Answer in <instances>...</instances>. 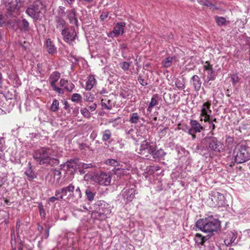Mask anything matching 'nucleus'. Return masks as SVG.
<instances>
[{
    "label": "nucleus",
    "mask_w": 250,
    "mask_h": 250,
    "mask_svg": "<svg viewBox=\"0 0 250 250\" xmlns=\"http://www.w3.org/2000/svg\"><path fill=\"white\" fill-rule=\"evenodd\" d=\"M174 57L166 58L162 61V64L163 66L164 67H169L170 66H171L172 62L174 61Z\"/></svg>",
    "instance_id": "31"
},
{
    "label": "nucleus",
    "mask_w": 250,
    "mask_h": 250,
    "mask_svg": "<svg viewBox=\"0 0 250 250\" xmlns=\"http://www.w3.org/2000/svg\"><path fill=\"white\" fill-rule=\"evenodd\" d=\"M45 47L49 54H53L56 53L57 48L50 39H47L45 44Z\"/></svg>",
    "instance_id": "21"
},
{
    "label": "nucleus",
    "mask_w": 250,
    "mask_h": 250,
    "mask_svg": "<svg viewBox=\"0 0 250 250\" xmlns=\"http://www.w3.org/2000/svg\"><path fill=\"white\" fill-rule=\"evenodd\" d=\"M120 48L123 51H124L127 49V45L125 43H122L120 45Z\"/></svg>",
    "instance_id": "61"
},
{
    "label": "nucleus",
    "mask_w": 250,
    "mask_h": 250,
    "mask_svg": "<svg viewBox=\"0 0 250 250\" xmlns=\"http://www.w3.org/2000/svg\"><path fill=\"white\" fill-rule=\"evenodd\" d=\"M59 101L55 99L53 101V103L50 107V109L52 111L55 112L59 109Z\"/></svg>",
    "instance_id": "41"
},
{
    "label": "nucleus",
    "mask_w": 250,
    "mask_h": 250,
    "mask_svg": "<svg viewBox=\"0 0 250 250\" xmlns=\"http://www.w3.org/2000/svg\"><path fill=\"white\" fill-rule=\"evenodd\" d=\"M82 99V96L80 94L74 93L71 97V100L74 102H78Z\"/></svg>",
    "instance_id": "42"
},
{
    "label": "nucleus",
    "mask_w": 250,
    "mask_h": 250,
    "mask_svg": "<svg viewBox=\"0 0 250 250\" xmlns=\"http://www.w3.org/2000/svg\"><path fill=\"white\" fill-rule=\"evenodd\" d=\"M206 122H208L209 123V127L210 129H211L210 133L211 135H213L214 133L213 132V131L215 129L216 126L214 125L213 123H212V121H211L210 120V117L209 118V121H207Z\"/></svg>",
    "instance_id": "49"
},
{
    "label": "nucleus",
    "mask_w": 250,
    "mask_h": 250,
    "mask_svg": "<svg viewBox=\"0 0 250 250\" xmlns=\"http://www.w3.org/2000/svg\"><path fill=\"white\" fill-rule=\"evenodd\" d=\"M153 158L161 159L163 158L165 155L166 153L162 149H159L156 150V149L150 154Z\"/></svg>",
    "instance_id": "30"
},
{
    "label": "nucleus",
    "mask_w": 250,
    "mask_h": 250,
    "mask_svg": "<svg viewBox=\"0 0 250 250\" xmlns=\"http://www.w3.org/2000/svg\"><path fill=\"white\" fill-rule=\"evenodd\" d=\"M101 105L104 109L110 110L112 109L114 104L107 97H105L103 98L101 100Z\"/></svg>",
    "instance_id": "22"
},
{
    "label": "nucleus",
    "mask_w": 250,
    "mask_h": 250,
    "mask_svg": "<svg viewBox=\"0 0 250 250\" xmlns=\"http://www.w3.org/2000/svg\"><path fill=\"white\" fill-rule=\"evenodd\" d=\"M85 195L87 200L89 201H92L95 197V193H93L90 188H87L85 191Z\"/></svg>",
    "instance_id": "38"
},
{
    "label": "nucleus",
    "mask_w": 250,
    "mask_h": 250,
    "mask_svg": "<svg viewBox=\"0 0 250 250\" xmlns=\"http://www.w3.org/2000/svg\"><path fill=\"white\" fill-rule=\"evenodd\" d=\"M61 200V199L60 198L59 196L57 197L55 196H53V197H50L49 199V201L51 203H54L57 200Z\"/></svg>",
    "instance_id": "58"
},
{
    "label": "nucleus",
    "mask_w": 250,
    "mask_h": 250,
    "mask_svg": "<svg viewBox=\"0 0 250 250\" xmlns=\"http://www.w3.org/2000/svg\"><path fill=\"white\" fill-rule=\"evenodd\" d=\"M78 167L77 161L75 160H71L67 161L65 164L61 165V167L62 169H64L65 170L71 171L75 170Z\"/></svg>",
    "instance_id": "17"
},
{
    "label": "nucleus",
    "mask_w": 250,
    "mask_h": 250,
    "mask_svg": "<svg viewBox=\"0 0 250 250\" xmlns=\"http://www.w3.org/2000/svg\"><path fill=\"white\" fill-rule=\"evenodd\" d=\"M18 25L21 31L26 32L29 30V22L25 19L18 21Z\"/></svg>",
    "instance_id": "24"
},
{
    "label": "nucleus",
    "mask_w": 250,
    "mask_h": 250,
    "mask_svg": "<svg viewBox=\"0 0 250 250\" xmlns=\"http://www.w3.org/2000/svg\"><path fill=\"white\" fill-rule=\"evenodd\" d=\"M138 81L139 83L143 86H145L147 85V83L146 81L144 79H143L141 76H139L138 78Z\"/></svg>",
    "instance_id": "54"
},
{
    "label": "nucleus",
    "mask_w": 250,
    "mask_h": 250,
    "mask_svg": "<svg viewBox=\"0 0 250 250\" xmlns=\"http://www.w3.org/2000/svg\"><path fill=\"white\" fill-rule=\"evenodd\" d=\"M188 132L189 134L191 135L193 139L195 138V134L196 133L195 131L193 129L192 127L190 128H188V127H187Z\"/></svg>",
    "instance_id": "52"
},
{
    "label": "nucleus",
    "mask_w": 250,
    "mask_h": 250,
    "mask_svg": "<svg viewBox=\"0 0 250 250\" xmlns=\"http://www.w3.org/2000/svg\"><path fill=\"white\" fill-rule=\"evenodd\" d=\"M215 19L217 25L220 26L226 25L229 22L226 18L222 17L216 16Z\"/></svg>",
    "instance_id": "35"
},
{
    "label": "nucleus",
    "mask_w": 250,
    "mask_h": 250,
    "mask_svg": "<svg viewBox=\"0 0 250 250\" xmlns=\"http://www.w3.org/2000/svg\"><path fill=\"white\" fill-rule=\"evenodd\" d=\"M84 100L86 102H93L94 99V96L90 92H84L83 94Z\"/></svg>",
    "instance_id": "40"
},
{
    "label": "nucleus",
    "mask_w": 250,
    "mask_h": 250,
    "mask_svg": "<svg viewBox=\"0 0 250 250\" xmlns=\"http://www.w3.org/2000/svg\"><path fill=\"white\" fill-rule=\"evenodd\" d=\"M61 34L64 41L69 43L74 41L77 36L75 29L71 28H64L62 30Z\"/></svg>",
    "instance_id": "13"
},
{
    "label": "nucleus",
    "mask_w": 250,
    "mask_h": 250,
    "mask_svg": "<svg viewBox=\"0 0 250 250\" xmlns=\"http://www.w3.org/2000/svg\"><path fill=\"white\" fill-rule=\"evenodd\" d=\"M190 83L193 85L194 90L199 91L201 88L202 82L199 77L196 75L193 76L191 79Z\"/></svg>",
    "instance_id": "19"
},
{
    "label": "nucleus",
    "mask_w": 250,
    "mask_h": 250,
    "mask_svg": "<svg viewBox=\"0 0 250 250\" xmlns=\"http://www.w3.org/2000/svg\"><path fill=\"white\" fill-rule=\"evenodd\" d=\"M208 238V236H203L200 233H196L194 237V240L196 244L203 245Z\"/></svg>",
    "instance_id": "26"
},
{
    "label": "nucleus",
    "mask_w": 250,
    "mask_h": 250,
    "mask_svg": "<svg viewBox=\"0 0 250 250\" xmlns=\"http://www.w3.org/2000/svg\"><path fill=\"white\" fill-rule=\"evenodd\" d=\"M61 172L60 170L55 169H52L49 172V176L50 179L49 182L52 184H58L61 179Z\"/></svg>",
    "instance_id": "16"
},
{
    "label": "nucleus",
    "mask_w": 250,
    "mask_h": 250,
    "mask_svg": "<svg viewBox=\"0 0 250 250\" xmlns=\"http://www.w3.org/2000/svg\"><path fill=\"white\" fill-rule=\"evenodd\" d=\"M137 193L136 190L134 187H126L121 192V195L125 203L131 202Z\"/></svg>",
    "instance_id": "10"
},
{
    "label": "nucleus",
    "mask_w": 250,
    "mask_h": 250,
    "mask_svg": "<svg viewBox=\"0 0 250 250\" xmlns=\"http://www.w3.org/2000/svg\"><path fill=\"white\" fill-rule=\"evenodd\" d=\"M67 18L70 23L74 24L76 26H78V21L76 17V11L74 9H71L68 11Z\"/></svg>",
    "instance_id": "20"
},
{
    "label": "nucleus",
    "mask_w": 250,
    "mask_h": 250,
    "mask_svg": "<svg viewBox=\"0 0 250 250\" xmlns=\"http://www.w3.org/2000/svg\"><path fill=\"white\" fill-rule=\"evenodd\" d=\"M62 190V194L61 196H59L60 199H62L63 196L67 195L68 193L63 188H61Z\"/></svg>",
    "instance_id": "60"
},
{
    "label": "nucleus",
    "mask_w": 250,
    "mask_h": 250,
    "mask_svg": "<svg viewBox=\"0 0 250 250\" xmlns=\"http://www.w3.org/2000/svg\"><path fill=\"white\" fill-rule=\"evenodd\" d=\"M157 98H158L157 95H154L152 97L151 101L147 109L148 111L151 112L152 108L158 104V102L157 100Z\"/></svg>",
    "instance_id": "32"
},
{
    "label": "nucleus",
    "mask_w": 250,
    "mask_h": 250,
    "mask_svg": "<svg viewBox=\"0 0 250 250\" xmlns=\"http://www.w3.org/2000/svg\"><path fill=\"white\" fill-rule=\"evenodd\" d=\"M190 125L196 133L200 132L205 129L197 120H191Z\"/></svg>",
    "instance_id": "23"
},
{
    "label": "nucleus",
    "mask_w": 250,
    "mask_h": 250,
    "mask_svg": "<svg viewBox=\"0 0 250 250\" xmlns=\"http://www.w3.org/2000/svg\"><path fill=\"white\" fill-rule=\"evenodd\" d=\"M63 188L67 192L73 193L75 190V187L72 184H69L68 186Z\"/></svg>",
    "instance_id": "43"
},
{
    "label": "nucleus",
    "mask_w": 250,
    "mask_h": 250,
    "mask_svg": "<svg viewBox=\"0 0 250 250\" xmlns=\"http://www.w3.org/2000/svg\"><path fill=\"white\" fill-rule=\"evenodd\" d=\"M93 180L101 185L107 186L111 182V174L109 172H101L95 175Z\"/></svg>",
    "instance_id": "9"
},
{
    "label": "nucleus",
    "mask_w": 250,
    "mask_h": 250,
    "mask_svg": "<svg viewBox=\"0 0 250 250\" xmlns=\"http://www.w3.org/2000/svg\"><path fill=\"white\" fill-rule=\"evenodd\" d=\"M62 190L61 189L57 190L55 192V196L57 197H59V196H61L62 194Z\"/></svg>",
    "instance_id": "64"
},
{
    "label": "nucleus",
    "mask_w": 250,
    "mask_h": 250,
    "mask_svg": "<svg viewBox=\"0 0 250 250\" xmlns=\"http://www.w3.org/2000/svg\"><path fill=\"white\" fill-rule=\"evenodd\" d=\"M60 77V73L57 71H55L52 73L49 77V83L51 86L56 84Z\"/></svg>",
    "instance_id": "27"
},
{
    "label": "nucleus",
    "mask_w": 250,
    "mask_h": 250,
    "mask_svg": "<svg viewBox=\"0 0 250 250\" xmlns=\"http://www.w3.org/2000/svg\"><path fill=\"white\" fill-rule=\"evenodd\" d=\"M57 155V152L52 147H43L34 152L33 158L40 165H53L59 164V161L56 158Z\"/></svg>",
    "instance_id": "1"
},
{
    "label": "nucleus",
    "mask_w": 250,
    "mask_h": 250,
    "mask_svg": "<svg viewBox=\"0 0 250 250\" xmlns=\"http://www.w3.org/2000/svg\"><path fill=\"white\" fill-rule=\"evenodd\" d=\"M130 63L128 62H123L120 63L121 67L125 71L128 70Z\"/></svg>",
    "instance_id": "45"
},
{
    "label": "nucleus",
    "mask_w": 250,
    "mask_h": 250,
    "mask_svg": "<svg viewBox=\"0 0 250 250\" xmlns=\"http://www.w3.org/2000/svg\"><path fill=\"white\" fill-rule=\"evenodd\" d=\"M104 164L106 165L113 167L114 168L113 169V171L115 170L116 168L119 167L121 165V164H120L118 161L113 159H107L105 161Z\"/></svg>",
    "instance_id": "28"
},
{
    "label": "nucleus",
    "mask_w": 250,
    "mask_h": 250,
    "mask_svg": "<svg viewBox=\"0 0 250 250\" xmlns=\"http://www.w3.org/2000/svg\"><path fill=\"white\" fill-rule=\"evenodd\" d=\"M156 148V146L153 143H150L146 140L143 141L141 144L139 153L145 155L146 153L151 154Z\"/></svg>",
    "instance_id": "12"
},
{
    "label": "nucleus",
    "mask_w": 250,
    "mask_h": 250,
    "mask_svg": "<svg viewBox=\"0 0 250 250\" xmlns=\"http://www.w3.org/2000/svg\"><path fill=\"white\" fill-rule=\"evenodd\" d=\"M96 107H97V104L96 103H93L91 105H89L88 107L89 110L91 111H94L96 109Z\"/></svg>",
    "instance_id": "59"
},
{
    "label": "nucleus",
    "mask_w": 250,
    "mask_h": 250,
    "mask_svg": "<svg viewBox=\"0 0 250 250\" xmlns=\"http://www.w3.org/2000/svg\"><path fill=\"white\" fill-rule=\"evenodd\" d=\"M74 87H75L74 84L73 83L68 82V83H67L66 86H65L64 88L66 90L71 92L72 91V90L74 89Z\"/></svg>",
    "instance_id": "48"
},
{
    "label": "nucleus",
    "mask_w": 250,
    "mask_h": 250,
    "mask_svg": "<svg viewBox=\"0 0 250 250\" xmlns=\"http://www.w3.org/2000/svg\"><path fill=\"white\" fill-rule=\"evenodd\" d=\"M134 129H133L131 128V129H130L128 131V132H127V134H128V135H131V138H132L133 140H136V138H135V137H134V136H133L132 135V133L133 132H134Z\"/></svg>",
    "instance_id": "63"
},
{
    "label": "nucleus",
    "mask_w": 250,
    "mask_h": 250,
    "mask_svg": "<svg viewBox=\"0 0 250 250\" xmlns=\"http://www.w3.org/2000/svg\"><path fill=\"white\" fill-rule=\"evenodd\" d=\"M108 15V13L107 12H103L100 16V18L102 21L105 20Z\"/></svg>",
    "instance_id": "56"
},
{
    "label": "nucleus",
    "mask_w": 250,
    "mask_h": 250,
    "mask_svg": "<svg viewBox=\"0 0 250 250\" xmlns=\"http://www.w3.org/2000/svg\"><path fill=\"white\" fill-rule=\"evenodd\" d=\"M201 4L210 8L214 6V5L211 2L208 0H203V1H202Z\"/></svg>",
    "instance_id": "50"
},
{
    "label": "nucleus",
    "mask_w": 250,
    "mask_h": 250,
    "mask_svg": "<svg viewBox=\"0 0 250 250\" xmlns=\"http://www.w3.org/2000/svg\"><path fill=\"white\" fill-rule=\"evenodd\" d=\"M68 80H65L64 79H62L60 81V85L62 87H65L66 84L68 83Z\"/></svg>",
    "instance_id": "57"
},
{
    "label": "nucleus",
    "mask_w": 250,
    "mask_h": 250,
    "mask_svg": "<svg viewBox=\"0 0 250 250\" xmlns=\"http://www.w3.org/2000/svg\"><path fill=\"white\" fill-rule=\"evenodd\" d=\"M53 87V89L56 92H58L59 94H63V90L61 88H59L56 86V85H54L52 86Z\"/></svg>",
    "instance_id": "53"
},
{
    "label": "nucleus",
    "mask_w": 250,
    "mask_h": 250,
    "mask_svg": "<svg viewBox=\"0 0 250 250\" xmlns=\"http://www.w3.org/2000/svg\"><path fill=\"white\" fill-rule=\"evenodd\" d=\"M131 169L132 166L130 164L122 163L119 167L116 168L115 170H113V172L117 176L121 177L128 175Z\"/></svg>",
    "instance_id": "14"
},
{
    "label": "nucleus",
    "mask_w": 250,
    "mask_h": 250,
    "mask_svg": "<svg viewBox=\"0 0 250 250\" xmlns=\"http://www.w3.org/2000/svg\"><path fill=\"white\" fill-rule=\"evenodd\" d=\"M23 4L22 0H12L8 2L6 5L7 8L10 14L16 16V15L18 14V12Z\"/></svg>",
    "instance_id": "11"
},
{
    "label": "nucleus",
    "mask_w": 250,
    "mask_h": 250,
    "mask_svg": "<svg viewBox=\"0 0 250 250\" xmlns=\"http://www.w3.org/2000/svg\"><path fill=\"white\" fill-rule=\"evenodd\" d=\"M126 24L124 22H118L115 26L113 30L108 34V36L111 38L117 37L119 35H122L124 33V27Z\"/></svg>",
    "instance_id": "15"
},
{
    "label": "nucleus",
    "mask_w": 250,
    "mask_h": 250,
    "mask_svg": "<svg viewBox=\"0 0 250 250\" xmlns=\"http://www.w3.org/2000/svg\"><path fill=\"white\" fill-rule=\"evenodd\" d=\"M237 237V231L233 230L228 232L227 237L224 240V243L226 245L231 244L235 240Z\"/></svg>",
    "instance_id": "18"
},
{
    "label": "nucleus",
    "mask_w": 250,
    "mask_h": 250,
    "mask_svg": "<svg viewBox=\"0 0 250 250\" xmlns=\"http://www.w3.org/2000/svg\"><path fill=\"white\" fill-rule=\"evenodd\" d=\"M225 197L218 191H211L208 200V204L212 207L221 206L224 203Z\"/></svg>",
    "instance_id": "6"
},
{
    "label": "nucleus",
    "mask_w": 250,
    "mask_h": 250,
    "mask_svg": "<svg viewBox=\"0 0 250 250\" xmlns=\"http://www.w3.org/2000/svg\"><path fill=\"white\" fill-rule=\"evenodd\" d=\"M175 84L179 90H183L185 88V82L184 79H177L175 82Z\"/></svg>",
    "instance_id": "36"
},
{
    "label": "nucleus",
    "mask_w": 250,
    "mask_h": 250,
    "mask_svg": "<svg viewBox=\"0 0 250 250\" xmlns=\"http://www.w3.org/2000/svg\"><path fill=\"white\" fill-rule=\"evenodd\" d=\"M43 7L42 2L37 0L29 5L26 10V13L33 19L38 20L42 17L41 10Z\"/></svg>",
    "instance_id": "5"
},
{
    "label": "nucleus",
    "mask_w": 250,
    "mask_h": 250,
    "mask_svg": "<svg viewBox=\"0 0 250 250\" xmlns=\"http://www.w3.org/2000/svg\"><path fill=\"white\" fill-rule=\"evenodd\" d=\"M80 166L83 169H87L94 167V166L92 164L82 163Z\"/></svg>",
    "instance_id": "51"
},
{
    "label": "nucleus",
    "mask_w": 250,
    "mask_h": 250,
    "mask_svg": "<svg viewBox=\"0 0 250 250\" xmlns=\"http://www.w3.org/2000/svg\"><path fill=\"white\" fill-rule=\"evenodd\" d=\"M4 141L2 138L0 139V159H3L4 158L5 149Z\"/></svg>",
    "instance_id": "39"
},
{
    "label": "nucleus",
    "mask_w": 250,
    "mask_h": 250,
    "mask_svg": "<svg viewBox=\"0 0 250 250\" xmlns=\"http://www.w3.org/2000/svg\"><path fill=\"white\" fill-rule=\"evenodd\" d=\"M226 144H228V145H231L233 142V138L228 136L226 137Z\"/></svg>",
    "instance_id": "55"
},
{
    "label": "nucleus",
    "mask_w": 250,
    "mask_h": 250,
    "mask_svg": "<svg viewBox=\"0 0 250 250\" xmlns=\"http://www.w3.org/2000/svg\"><path fill=\"white\" fill-rule=\"evenodd\" d=\"M111 137V132L110 130L106 129L102 132V140L106 142L110 139Z\"/></svg>",
    "instance_id": "37"
},
{
    "label": "nucleus",
    "mask_w": 250,
    "mask_h": 250,
    "mask_svg": "<svg viewBox=\"0 0 250 250\" xmlns=\"http://www.w3.org/2000/svg\"><path fill=\"white\" fill-rule=\"evenodd\" d=\"M56 21L57 23V28L62 31V30L64 29L63 27L65 24V21L62 18L60 17H57L56 18Z\"/></svg>",
    "instance_id": "34"
},
{
    "label": "nucleus",
    "mask_w": 250,
    "mask_h": 250,
    "mask_svg": "<svg viewBox=\"0 0 250 250\" xmlns=\"http://www.w3.org/2000/svg\"><path fill=\"white\" fill-rule=\"evenodd\" d=\"M75 0H64V2L65 3H67L70 6L73 4V3L75 2Z\"/></svg>",
    "instance_id": "62"
},
{
    "label": "nucleus",
    "mask_w": 250,
    "mask_h": 250,
    "mask_svg": "<svg viewBox=\"0 0 250 250\" xmlns=\"http://www.w3.org/2000/svg\"><path fill=\"white\" fill-rule=\"evenodd\" d=\"M130 95V92L128 89H123L120 93V96L122 98L125 99L128 98V96Z\"/></svg>",
    "instance_id": "46"
},
{
    "label": "nucleus",
    "mask_w": 250,
    "mask_h": 250,
    "mask_svg": "<svg viewBox=\"0 0 250 250\" xmlns=\"http://www.w3.org/2000/svg\"><path fill=\"white\" fill-rule=\"evenodd\" d=\"M202 143L208 147V149L209 151L215 153H220L225 150V146L223 143L216 137L207 136L203 140Z\"/></svg>",
    "instance_id": "4"
},
{
    "label": "nucleus",
    "mask_w": 250,
    "mask_h": 250,
    "mask_svg": "<svg viewBox=\"0 0 250 250\" xmlns=\"http://www.w3.org/2000/svg\"><path fill=\"white\" fill-rule=\"evenodd\" d=\"M74 197L75 198V200L76 201H78L79 200H80L82 197V193L81 192V190L79 187H78L75 190V193L73 194H69V195L68 196V198L69 199H70L71 197Z\"/></svg>",
    "instance_id": "29"
},
{
    "label": "nucleus",
    "mask_w": 250,
    "mask_h": 250,
    "mask_svg": "<svg viewBox=\"0 0 250 250\" xmlns=\"http://www.w3.org/2000/svg\"><path fill=\"white\" fill-rule=\"evenodd\" d=\"M96 80L93 75H89L88 79L86 83V89L88 90H91L96 84Z\"/></svg>",
    "instance_id": "25"
},
{
    "label": "nucleus",
    "mask_w": 250,
    "mask_h": 250,
    "mask_svg": "<svg viewBox=\"0 0 250 250\" xmlns=\"http://www.w3.org/2000/svg\"><path fill=\"white\" fill-rule=\"evenodd\" d=\"M233 155L237 164L243 163L250 159V153L244 144L237 145L234 149Z\"/></svg>",
    "instance_id": "3"
},
{
    "label": "nucleus",
    "mask_w": 250,
    "mask_h": 250,
    "mask_svg": "<svg viewBox=\"0 0 250 250\" xmlns=\"http://www.w3.org/2000/svg\"><path fill=\"white\" fill-rule=\"evenodd\" d=\"M140 116L137 112H134L130 114L129 116V122L131 124H137L139 122Z\"/></svg>",
    "instance_id": "33"
},
{
    "label": "nucleus",
    "mask_w": 250,
    "mask_h": 250,
    "mask_svg": "<svg viewBox=\"0 0 250 250\" xmlns=\"http://www.w3.org/2000/svg\"><path fill=\"white\" fill-rule=\"evenodd\" d=\"M211 102L207 101L203 104L200 110V121L204 122L209 121L212 111L210 109Z\"/></svg>",
    "instance_id": "8"
},
{
    "label": "nucleus",
    "mask_w": 250,
    "mask_h": 250,
    "mask_svg": "<svg viewBox=\"0 0 250 250\" xmlns=\"http://www.w3.org/2000/svg\"><path fill=\"white\" fill-rule=\"evenodd\" d=\"M81 113L85 118H89L90 117V112L86 108H82L81 109Z\"/></svg>",
    "instance_id": "44"
},
{
    "label": "nucleus",
    "mask_w": 250,
    "mask_h": 250,
    "mask_svg": "<svg viewBox=\"0 0 250 250\" xmlns=\"http://www.w3.org/2000/svg\"><path fill=\"white\" fill-rule=\"evenodd\" d=\"M231 80L233 85H235L239 82V78L237 74H233L231 77Z\"/></svg>",
    "instance_id": "47"
},
{
    "label": "nucleus",
    "mask_w": 250,
    "mask_h": 250,
    "mask_svg": "<svg viewBox=\"0 0 250 250\" xmlns=\"http://www.w3.org/2000/svg\"><path fill=\"white\" fill-rule=\"evenodd\" d=\"M204 84L208 83L210 81H214L216 79V74L213 70L212 65L208 62H206L203 65Z\"/></svg>",
    "instance_id": "7"
},
{
    "label": "nucleus",
    "mask_w": 250,
    "mask_h": 250,
    "mask_svg": "<svg viewBox=\"0 0 250 250\" xmlns=\"http://www.w3.org/2000/svg\"><path fill=\"white\" fill-rule=\"evenodd\" d=\"M195 226L199 230L207 233H212L217 231L220 228V221L212 216L198 220Z\"/></svg>",
    "instance_id": "2"
}]
</instances>
